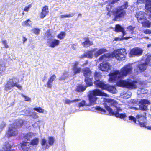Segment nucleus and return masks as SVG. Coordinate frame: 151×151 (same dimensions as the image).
Wrapping results in <instances>:
<instances>
[{"label":"nucleus","mask_w":151,"mask_h":151,"mask_svg":"<svg viewBox=\"0 0 151 151\" xmlns=\"http://www.w3.org/2000/svg\"><path fill=\"white\" fill-rule=\"evenodd\" d=\"M145 0H137V3H143ZM145 8L146 9L148 10L151 8V0H145Z\"/></svg>","instance_id":"17"},{"label":"nucleus","mask_w":151,"mask_h":151,"mask_svg":"<svg viewBox=\"0 0 151 151\" xmlns=\"http://www.w3.org/2000/svg\"><path fill=\"white\" fill-rule=\"evenodd\" d=\"M56 76L55 75H53L52 76L47 83V85L48 87L51 88L52 85V82L55 79Z\"/></svg>","instance_id":"21"},{"label":"nucleus","mask_w":151,"mask_h":151,"mask_svg":"<svg viewBox=\"0 0 151 151\" xmlns=\"http://www.w3.org/2000/svg\"><path fill=\"white\" fill-rule=\"evenodd\" d=\"M105 108L109 112L110 115H114L117 118H119L121 119L125 118L127 117L125 113H119V112H121L122 111V109L120 107L114 106L116 107V111H114L111 108L107 105V104H105Z\"/></svg>","instance_id":"4"},{"label":"nucleus","mask_w":151,"mask_h":151,"mask_svg":"<svg viewBox=\"0 0 151 151\" xmlns=\"http://www.w3.org/2000/svg\"><path fill=\"white\" fill-rule=\"evenodd\" d=\"M86 88V87L84 86L80 85L76 88V91L77 92H81L84 91Z\"/></svg>","instance_id":"29"},{"label":"nucleus","mask_w":151,"mask_h":151,"mask_svg":"<svg viewBox=\"0 0 151 151\" xmlns=\"http://www.w3.org/2000/svg\"><path fill=\"white\" fill-rule=\"evenodd\" d=\"M68 74L67 72H65L62 76L59 78V80H65L68 78Z\"/></svg>","instance_id":"37"},{"label":"nucleus","mask_w":151,"mask_h":151,"mask_svg":"<svg viewBox=\"0 0 151 151\" xmlns=\"http://www.w3.org/2000/svg\"><path fill=\"white\" fill-rule=\"evenodd\" d=\"M92 45V42L90 41L88 39H86L85 41L82 44V45L85 47H88Z\"/></svg>","instance_id":"23"},{"label":"nucleus","mask_w":151,"mask_h":151,"mask_svg":"<svg viewBox=\"0 0 151 151\" xmlns=\"http://www.w3.org/2000/svg\"><path fill=\"white\" fill-rule=\"evenodd\" d=\"M39 142V139L37 138H35L31 140L29 142L31 145L32 146H37Z\"/></svg>","instance_id":"26"},{"label":"nucleus","mask_w":151,"mask_h":151,"mask_svg":"<svg viewBox=\"0 0 151 151\" xmlns=\"http://www.w3.org/2000/svg\"><path fill=\"white\" fill-rule=\"evenodd\" d=\"M31 4H29V5L26 6L24 10V11H25V12H27L28 11L29 9L31 8Z\"/></svg>","instance_id":"50"},{"label":"nucleus","mask_w":151,"mask_h":151,"mask_svg":"<svg viewBox=\"0 0 151 151\" xmlns=\"http://www.w3.org/2000/svg\"><path fill=\"white\" fill-rule=\"evenodd\" d=\"M22 96L24 98V100L26 101H29L30 100V99L28 97L26 96L23 94H21Z\"/></svg>","instance_id":"49"},{"label":"nucleus","mask_w":151,"mask_h":151,"mask_svg":"<svg viewBox=\"0 0 151 151\" xmlns=\"http://www.w3.org/2000/svg\"><path fill=\"white\" fill-rule=\"evenodd\" d=\"M83 102L82 103H79L78 104H83V103H85V101H83Z\"/></svg>","instance_id":"63"},{"label":"nucleus","mask_w":151,"mask_h":151,"mask_svg":"<svg viewBox=\"0 0 151 151\" xmlns=\"http://www.w3.org/2000/svg\"><path fill=\"white\" fill-rule=\"evenodd\" d=\"M94 84L96 87L104 90H107L111 93H115L116 92V90L114 86H110L104 81H96L94 82Z\"/></svg>","instance_id":"3"},{"label":"nucleus","mask_w":151,"mask_h":151,"mask_svg":"<svg viewBox=\"0 0 151 151\" xmlns=\"http://www.w3.org/2000/svg\"><path fill=\"white\" fill-rule=\"evenodd\" d=\"M84 76L86 77L90 76L91 74V71L89 68H86L83 69Z\"/></svg>","instance_id":"24"},{"label":"nucleus","mask_w":151,"mask_h":151,"mask_svg":"<svg viewBox=\"0 0 151 151\" xmlns=\"http://www.w3.org/2000/svg\"><path fill=\"white\" fill-rule=\"evenodd\" d=\"M94 76L95 79L96 80V81L98 80L99 81V80H97V79L101 78V75L100 73L96 72Z\"/></svg>","instance_id":"46"},{"label":"nucleus","mask_w":151,"mask_h":151,"mask_svg":"<svg viewBox=\"0 0 151 151\" xmlns=\"http://www.w3.org/2000/svg\"><path fill=\"white\" fill-rule=\"evenodd\" d=\"M150 62H151V60L149 58L147 59L146 62H140L138 66V67L139 68L140 71L141 72L144 71L146 69L147 67V65H151V64L150 63Z\"/></svg>","instance_id":"13"},{"label":"nucleus","mask_w":151,"mask_h":151,"mask_svg":"<svg viewBox=\"0 0 151 151\" xmlns=\"http://www.w3.org/2000/svg\"><path fill=\"white\" fill-rule=\"evenodd\" d=\"M127 53L126 50L124 49H119L115 50L111 55L106 54L101 56L99 58V61L109 60L111 57H114L118 60H124Z\"/></svg>","instance_id":"2"},{"label":"nucleus","mask_w":151,"mask_h":151,"mask_svg":"<svg viewBox=\"0 0 151 151\" xmlns=\"http://www.w3.org/2000/svg\"><path fill=\"white\" fill-rule=\"evenodd\" d=\"M129 119L130 120L133 121L134 123L136 124V123L137 118H136V117H135L132 116H130L129 117Z\"/></svg>","instance_id":"44"},{"label":"nucleus","mask_w":151,"mask_h":151,"mask_svg":"<svg viewBox=\"0 0 151 151\" xmlns=\"http://www.w3.org/2000/svg\"><path fill=\"white\" fill-rule=\"evenodd\" d=\"M147 92V90L144 88H139L138 90L137 93L138 95L146 94Z\"/></svg>","instance_id":"36"},{"label":"nucleus","mask_w":151,"mask_h":151,"mask_svg":"<svg viewBox=\"0 0 151 151\" xmlns=\"http://www.w3.org/2000/svg\"><path fill=\"white\" fill-rule=\"evenodd\" d=\"M48 9L47 6H45L43 7L42 12L40 14V17L41 18H44L48 13Z\"/></svg>","instance_id":"19"},{"label":"nucleus","mask_w":151,"mask_h":151,"mask_svg":"<svg viewBox=\"0 0 151 151\" xmlns=\"http://www.w3.org/2000/svg\"><path fill=\"white\" fill-rule=\"evenodd\" d=\"M32 116L35 119L39 117V116L37 115V113H36L32 114Z\"/></svg>","instance_id":"53"},{"label":"nucleus","mask_w":151,"mask_h":151,"mask_svg":"<svg viewBox=\"0 0 151 151\" xmlns=\"http://www.w3.org/2000/svg\"><path fill=\"white\" fill-rule=\"evenodd\" d=\"M141 23L142 24L143 27L148 28L150 27L151 24V22L146 20V19H145V21H143L142 23Z\"/></svg>","instance_id":"28"},{"label":"nucleus","mask_w":151,"mask_h":151,"mask_svg":"<svg viewBox=\"0 0 151 151\" xmlns=\"http://www.w3.org/2000/svg\"><path fill=\"white\" fill-rule=\"evenodd\" d=\"M3 44L4 45V47L5 48H8L9 46L7 44L6 42V40H4L2 42Z\"/></svg>","instance_id":"52"},{"label":"nucleus","mask_w":151,"mask_h":151,"mask_svg":"<svg viewBox=\"0 0 151 151\" xmlns=\"http://www.w3.org/2000/svg\"><path fill=\"white\" fill-rule=\"evenodd\" d=\"M13 87L12 86L10 85L8 82L7 83L6 85L5 86V89L6 91H8L10 90Z\"/></svg>","instance_id":"43"},{"label":"nucleus","mask_w":151,"mask_h":151,"mask_svg":"<svg viewBox=\"0 0 151 151\" xmlns=\"http://www.w3.org/2000/svg\"><path fill=\"white\" fill-rule=\"evenodd\" d=\"M144 33L147 34H151V30L149 29H146L143 31Z\"/></svg>","instance_id":"51"},{"label":"nucleus","mask_w":151,"mask_h":151,"mask_svg":"<svg viewBox=\"0 0 151 151\" xmlns=\"http://www.w3.org/2000/svg\"><path fill=\"white\" fill-rule=\"evenodd\" d=\"M111 66L108 63L103 62L100 65V69L102 71H108L111 70Z\"/></svg>","instance_id":"15"},{"label":"nucleus","mask_w":151,"mask_h":151,"mask_svg":"<svg viewBox=\"0 0 151 151\" xmlns=\"http://www.w3.org/2000/svg\"><path fill=\"white\" fill-rule=\"evenodd\" d=\"M146 10V12L147 13H145L142 12L137 13L136 17L139 23H142L143 21H145V19L147 17L151 19V8L149 9L148 10Z\"/></svg>","instance_id":"9"},{"label":"nucleus","mask_w":151,"mask_h":151,"mask_svg":"<svg viewBox=\"0 0 151 151\" xmlns=\"http://www.w3.org/2000/svg\"><path fill=\"white\" fill-rule=\"evenodd\" d=\"M135 28V27L134 26H130L127 27V31L131 32V33H132Z\"/></svg>","instance_id":"47"},{"label":"nucleus","mask_w":151,"mask_h":151,"mask_svg":"<svg viewBox=\"0 0 151 151\" xmlns=\"http://www.w3.org/2000/svg\"><path fill=\"white\" fill-rule=\"evenodd\" d=\"M48 143L50 145H52L54 142V138L52 137H50L48 138Z\"/></svg>","instance_id":"42"},{"label":"nucleus","mask_w":151,"mask_h":151,"mask_svg":"<svg viewBox=\"0 0 151 151\" xmlns=\"http://www.w3.org/2000/svg\"><path fill=\"white\" fill-rule=\"evenodd\" d=\"M138 101L135 99H132L130 101V103H131L135 104L137 103Z\"/></svg>","instance_id":"55"},{"label":"nucleus","mask_w":151,"mask_h":151,"mask_svg":"<svg viewBox=\"0 0 151 151\" xmlns=\"http://www.w3.org/2000/svg\"><path fill=\"white\" fill-rule=\"evenodd\" d=\"M32 135L30 133H27L24 136V138L28 141L30 140V139Z\"/></svg>","instance_id":"45"},{"label":"nucleus","mask_w":151,"mask_h":151,"mask_svg":"<svg viewBox=\"0 0 151 151\" xmlns=\"http://www.w3.org/2000/svg\"><path fill=\"white\" fill-rule=\"evenodd\" d=\"M32 24L31 20L28 19L22 22V25L23 26H29Z\"/></svg>","instance_id":"31"},{"label":"nucleus","mask_w":151,"mask_h":151,"mask_svg":"<svg viewBox=\"0 0 151 151\" xmlns=\"http://www.w3.org/2000/svg\"><path fill=\"white\" fill-rule=\"evenodd\" d=\"M144 127L147 128V129L151 130V126H146V125H145V126Z\"/></svg>","instance_id":"59"},{"label":"nucleus","mask_w":151,"mask_h":151,"mask_svg":"<svg viewBox=\"0 0 151 151\" xmlns=\"http://www.w3.org/2000/svg\"><path fill=\"white\" fill-rule=\"evenodd\" d=\"M12 145L10 144L9 142H6L3 145V149L0 150V151H15L14 149H11Z\"/></svg>","instance_id":"18"},{"label":"nucleus","mask_w":151,"mask_h":151,"mask_svg":"<svg viewBox=\"0 0 151 151\" xmlns=\"http://www.w3.org/2000/svg\"><path fill=\"white\" fill-rule=\"evenodd\" d=\"M95 109L101 113L105 114L106 112V111L105 109L99 106H96L95 107Z\"/></svg>","instance_id":"32"},{"label":"nucleus","mask_w":151,"mask_h":151,"mask_svg":"<svg viewBox=\"0 0 151 151\" xmlns=\"http://www.w3.org/2000/svg\"><path fill=\"white\" fill-rule=\"evenodd\" d=\"M96 96H108V95L101 90L96 89L90 92L89 95V99L91 103H95L97 100Z\"/></svg>","instance_id":"7"},{"label":"nucleus","mask_w":151,"mask_h":151,"mask_svg":"<svg viewBox=\"0 0 151 151\" xmlns=\"http://www.w3.org/2000/svg\"><path fill=\"white\" fill-rule=\"evenodd\" d=\"M81 16V14H78V17H79V16Z\"/></svg>","instance_id":"64"},{"label":"nucleus","mask_w":151,"mask_h":151,"mask_svg":"<svg viewBox=\"0 0 151 151\" xmlns=\"http://www.w3.org/2000/svg\"><path fill=\"white\" fill-rule=\"evenodd\" d=\"M75 14L73 13L69 14H68L61 15L60 16V17L62 18H69L74 16Z\"/></svg>","instance_id":"38"},{"label":"nucleus","mask_w":151,"mask_h":151,"mask_svg":"<svg viewBox=\"0 0 151 151\" xmlns=\"http://www.w3.org/2000/svg\"><path fill=\"white\" fill-rule=\"evenodd\" d=\"M145 104H138L139 107H132L131 106L129 108L131 109H133L135 110H138L139 108L142 110L146 111L147 109V106L145 105Z\"/></svg>","instance_id":"20"},{"label":"nucleus","mask_w":151,"mask_h":151,"mask_svg":"<svg viewBox=\"0 0 151 151\" xmlns=\"http://www.w3.org/2000/svg\"><path fill=\"white\" fill-rule=\"evenodd\" d=\"M27 39L24 37H23V43H24L27 41Z\"/></svg>","instance_id":"60"},{"label":"nucleus","mask_w":151,"mask_h":151,"mask_svg":"<svg viewBox=\"0 0 151 151\" xmlns=\"http://www.w3.org/2000/svg\"><path fill=\"white\" fill-rule=\"evenodd\" d=\"M6 124H3L0 125V129L2 130L3 128L5 127Z\"/></svg>","instance_id":"58"},{"label":"nucleus","mask_w":151,"mask_h":151,"mask_svg":"<svg viewBox=\"0 0 151 151\" xmlns=\"http://www.w3.org/2000/svg\"><path fill=\"white\" fill-rule=\"evenodd\" d=\"M143 52L142 49L138 48H134L132 49L130 52V54L132 55L140 56Z\"/></svg>","instance_id":"16"},{"label":"nucleus","mask_w":151,"mask_h":151,"mask_svg":"<svg viewBox=\"0 0 151 151\" xmlns=\"http://www.w3.org/2000/svg\"><path fill=\"white\" fill-rule=\"evenodd\" d=\"M79 64V62L77 61L74 62L72 64L71 68L72 72L71 73L72 76H74L81 72V67L78 66Z\"/></svg>","instance_id":"12"},{"label":"nucleus","mask_w":151,"mask_h":151,"mask_svg":"<svg viewBox=\"0 0 151 151\" xmlns=\"http://www.w3.org/2000/svg\"><path fill=\"white\" fill-rule=\"evenodd\" d=\"M107 50L104 48L98 49L95 48L91 50L90 51L86 52L84 54V56L89 58H92L94 55L95 57H97L99 55L106 52Z\"/></svg>","instance_id":"5"},{"label":"nucleus","mask_w":151,"mask_h":151,"mask_svg":"<svg viewBox=\"0 0 151 151\" xmlns=\"http://www.w3.org/2000/svg\"><path fill=\"white\" fill-rule=\"evenodd\" d=\"M137 121L138 122L139 124L141 127H144L145 125L147 124L146 117L144 115L141 114H138L136 115Z\"/></svg>","instance_id":"11"},{"label":"nucleus","mask_w":151,"mask_h":151,"mask_svg":"<svg viewBox=\"0 0 151 151\" xmlns=\"http://www.w3.org/2000/svg\"><path fill=\"white\" fill-rule=\"evenodd\" d=\"M21 147L23 151H30L31 150V148L32 147L29 142L24 141H22L21 145Z\"/></svg>","instance_id":"14"},{"label":"nucleus","mask_w":151,"mask_h":151,"mask_svg":"<svg viewBox=\"0 0 151 151\" xmlns=\"http://www.w3.org/2000/svg\"><path fill=\"white\" fill-rule=\"evenodd\" d=\"M33 109L39 113H43L44 111V109L40 107L34 108Z\"/></svg>","instance_id":"39"},{"label":"nucleus","mask_w":151,"mask_h":151,"mask_svg":"<svg viewBox=\"0 0 151 151\" xmlns=\"http://www.w3.org/2000/svg\"><path fill=\"white\" fill-rule=\"evenodd\" d=\"M88 64V62L87 61H86V62L83 64L82 66H84L85 65H86Z\"/></svg>","instance_id":"62"},{"label":"nucleus","mask_w":151,"mask_h":151,"mask_svg":"<svg viewBox=\"0 0 151 151\" xmlns=\"http://www.w3.org/2000/svg\"><path fill=\"white\" fill-rule=\"evenodd\" d=\"M41 144L42 146L46 145V148H48L49 146L47 144V140L45 139H42L41 140Z\"/></svg>","instance_id":"40"},{"label":"nucleus","mask_w":151,"mask_h":151,"mask_svg":"<svg viewBox=\"0 0 151 151\" xmlns=\"http://www.w3.org/2000/svg\"><path fill=\"white\" fill-rule=\"evenodd\" d=\"M81 101L80 99H77L75 100H70L68 99H65V103H66L69 104L71 103H76L77 102Z\"/></svg>","instance_id":"30"},{"label":"nucleus","mask_w":151,"mask_h":151,"mask_svg":"<svg viewBox=\"0 0 151 151\" xmlns=\"http://www.w3.org/2000/svg\"><path fill=\"white\" fill-rule=\"evenodd\" d=\"M129 38V37H127V38L128 39V38ZM124 38L126 39V38H120L119 37H116V38H115L114 40L116 41H120V40H122Z\"/></svg>","instance_id":"56"},{"label":"nucleus","mask_w":151,"mask_h":151,"mask_svg":"<svg viewBox=\"0 0 151 151\" xmlns=\"http://www.w3.org/2000/svg\"><path fill=\"white\" fill-rule=\"evenodd\" d=\"M66 35V33L64 32H61L57 36L58 38L62 40L63 39Z\"/></svg>","instance_id":"33"},{"label":"nucleus","mask_w":151,"mask_h":151,"mask_svg":"<svg viewBox=\"0 0 151 151\" xmlns=\"http://www.w3.org/2000/svg\"><path fill=\"white\" fill-rule=\"evenodd\" d=\"M92 104H78L77 106L79 108H80L81 107H83L84 106H89L90 105H91Z\"/></svg>","instance_id":"57"},{"label":"nucleus","mask_w":151,"mask_h":151,"mask_svg":"<svg viewBox=\"0 0 151 151\" xmlns=\"http://www.w3.org/2000/svg\"><path fill=\"white\" fill-rule=\"evenodd\" d=\"M31 31L35 34L37 35L39 34L40 30L39 29L34 28Z\"/></svg>","instance_id":"48"},{"label":"nucleus","mask_w":151,"mask_h":151,"mask_svg":"<svg viewBox=\"0 0 151 151\" xmlns=\"http://www.w3.org/2000/svg\"><path fill=\"white\" fill-rule=\"evenodd\" d=\"M85 81L88 86H91L93 84L91 79L88 77H87L86 78Z\"/></svg>","instance_id":"34"},{"label":"nucleus","mask_w":151,"mask_h":151,"mask_svg":"<svg viewBox=\"0 0 151 151\" xmlns=\"http://www.w3.org/2000/svg\"><path fill=\"white\" fill-rule=\"evenodd\" d=\"M18 133V131L14 124L11 125L6 133V135L8 138L17 135Z\"/></svg>","instance_id":"10"},{"label":"nucleus","mask_w":151,"mask_h":151,"mask_svg":"<svg viewBox=\"0 0 151 151\" xmlns=\"http://www.w3.org/2000/svg\"><path fill=\"white\" fill-rule=\"evenodd\" d=\"M47 37L48 38L47 43L49 47L52 48H54L59 46L60 44V41L56 39H51L53 36L49 30H47L45 34Z\"/></svg>","instance_id":"8"},{"label":"nucleus","mask_w":151,"mask_h":151,"mask_svg":"<svg viewBox=\"0 0 151 151\" xmlns=\"http://www.w3.org/2000/svg\"><path fill=\"white\" fill-rule=\"evenodd\" d=\"M115 31L116 32H121L123 35V36L126 34V33L124 29L119 25H116Z\"/></svg>","instance_id":"25"},{"label":"nucleus","mask_w":151,"mask_h":151,"mask_svg":"<svg viewBox=\"0 0 151 151\" xmlns=\"http://www.w3.org/2000/svg\"><path fill=\"white\" fill-rule=\"evenodd\" d=\"M24 122L21 119H19L17 121H16L15 122L14 126L16 128H21L23 125Z\"/></svg>","instance_id":"22"},{"label":"nucleus","mask_w":151,"mask_h":151,"mask_svg":"<svg viewBox=\"0 0 151 151\" xmlns=\"http://www.w3.org/2000/svg\"><path fill=\"white\" fill-rule=\"evenodd\" d=\"M139 104H149L150 102L147 99H141L138 101Z\"/></svg>","instance_id":"41"},{"label":"nucleus","mask_w":151,"mask_h":151,"mask_svg":"<svg viewBox=\"0 0 151 151\" xmlns=\"http://www.w3.org/2000/svg\"><path fill=\"white\" fill-rule=\"evenodd\" d=\"M76 44H73L72 45V47L74 49H75L76 48Z\"/></svg>","instance_id":"61"},{"label":"nucleus","mask_w":151,"mask_h":151,"mask_svg":"<svg viewBox=\"0 0 151 151\" xmlns=\"http://www.w3.org/2000/svg\"><path fill=\"white\" fill-rule=\"evenodd\" d=\"M17 79L15 78H13L12 79H10L8 81L9 83L12 86V87L15 86L16 83Z\"/></svg>","instance_id":"35"},{"label":"nucleus","mask_w":151,"mask_h":151,"mask_svg":"<svg viewBox=\"0 0 151 151\" xmlns=\"http://www.w3.org/2000/svg\"><path fill=\"white\" fill-rule=\"evenodd\" d=\"M103 101L105 102L110 103V104H116L117 103L115 100L111 99L104 98Z\"/></svg>","instance_id":"27"},{"label":"nucleus","mask_w":151,"mask_h":151,"mask_svg":"<svg viewBox=\"0 0 151 151\" xmlns=\"http://www.w3.org/2000/svg\"><path fill=\"white\" fill-rule=\"evenodd\" d=\"M132 67L130 64L126 65L119 70H115L109 75V82L117 81L118 86L125 87L130 89H134L137 87V83L136 81H132L129 79L121 80V79L126 76L127 74L132 72Z\"/></svg>","instance_id":"1"},{"label":"nucleus","mask_w":151,"mask_h":151,"mask_svg":"<svg viewBox=\"0 0 151 151\" xmlns=\"http://www.w3.org/2000/svg\"><path fill=\"white\" fill-rule=\"evenodd\" d=\"M128 6V3L126 2L124 5L113 10V14L115 16V18L116 19L124 17L126 14V11L124 9H127Z\"/></svg>","instance_id":"6"},{"label":"nucleus","mask_w":151,"mask_h":151,"mask_svg":"<svg viewBox=\"0 0 151 151\" xmlns=\"http://www.w3.org/2000/svg\"><path fill=\"white\" fill-rule=\"evenodd\" d=\"M15 86H16L20 90L22 89V86L19 84H18L17 82Z\"/></svg>","instance_id":"54"}]
</instances>
